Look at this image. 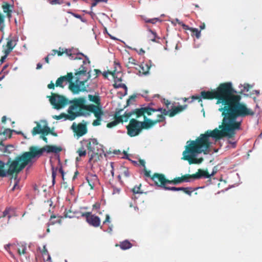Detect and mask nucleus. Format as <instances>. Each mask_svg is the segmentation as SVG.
Returning <instances> with one entry per match:
<instances>
[{
  "instance_id": "obj_1",
  "label": "nucleus",
  "mask_w": 262,
  "mask_h": 262,
  "mask_svg": "<svg viewBox=\"0 0 262 262\" xmlns=\"http://www.w3.org/2000/svg\"><path fill=\"white\" fill-rule=\"evenodd\" d=\"M231 82L221 84L216 90L212 92L202 91L201 98L217 99L219 111L223 117L222 124L219 128L207 130L194 141H188L183 152L182 159L187 160L189 164H200L203 158H193L199 154L209 152L210 145L223 137L233 138L238 130L242 129L243 118L248 116H254L255 112L247 105L241 102V97L235 95L236 90L232 88Z\"/></svg>"
},
{
  "instance_id": "obj_2",
  "label": "nucleus",
  "mask_w": 262,
  "mask_h": 262,
  "mask_svg": "<svg viewBox=\"0 0 262 262\" xmlns=\"http://www.w3.org/2000/svg\"><path fill=\"white\" fill-rule=\"evenodd\" d=\"M48 97L53 108L56 110L63 108L68 104H74L69 106L68 110L69 114H61L58 116H53V118L56 120L63 119V120H69L72 121L79 116L86 117L91 115V113L89 112H84L81 110L77 111L78 108H80V105L77 103L78 98L69 101L64 96L55 93H52V96Z\"/></svg>"
},
{
  "instance_id": "obj_3",
  "label": "nucleus",
  "mask_w": 262,
  "mask_h": 262,
  "mask_svg": "<svg viewBox=\"0 0 262 262\" xmlns=\"http://www.w3.org/2000/svg\"><path fill=\"white\" fill-rule=\"evenodd\" d=\"M86 69V67L81 66L76 71L74 76L72 73H69L66 76H61L57 79L55 86L63 88L66 85L69 84V89L74 94L86 91L89 84L86 82L91 77V75L88 74Z\"/></svg>"
},
{
  "instance_id": "obj_4",
  "label": "nucleus",
  "mask_w": 262,
  "mask_h": 262,
  "mask_svg": "<svg viewBox=\"0 0 262 262\" xmlns=\"http://www.w3.org/2000/svg\"><path fill=\"white\" fill-rule=\"evenodd\" d=\"M38 146H32L29 147V151L25 152L15 158L10 164V170L15 171L17 174L23 170L27 165H32L34 159L37 157L36 150Z\"/></svg>"
},
{
  "instance_id": "obj_5",
  "label": "nucleus",
  "mask_w": 262,
  "mask_h": 262,
  "mask_svg": "<svg viewBox=\"0 0 262 262\" xmlns=\"http://www.w3.org/2000/svg\"><path fill=\"white\" fill-rule=\"evenodd\" d=\"M77 103L80 105V108L91 112L94 114L97 119L93 121L92 123L93 126H98L101 124L100 122L102 120V115L103 113L99 107L94 104L86 105L87 100L84 97L79 98Z\"/></svg>"
},
{
  "instance_id": "obj_6",
  "label": "nucleus",
  "mask_w": 262,
  "mask_h": 262,
  "mask_svg": "<svg viewBox=\"0 0 262 262\" xmlns=\"http://www.w3.org/2000/svg\"><path fill=\"white\" fill-rule=\"evenodd\" d=\"M149 122L146 120L143 122L138 121L135 118H132L127 126V134L130 137H135L138 135L143 128L149 129L152 127Z\"/></svg>"
},
{
  "instance_id": "obj_7",
  "label": "nucleus",
  "mask_w": 262,
  "mask_h": 262,
  "mask_svg": "<svg viewBox=\"0 0 262 262\" xmlns=\"http://www.w3.org/2000/svg\"><path fill=\"white\" fill-rule=\"evenodd\" d=\"M122 111V109H120L117 111H116L115 114V117L116 120H114L107 124V127L109 128L113 127L116 126L120 122H127L128 119L132 117L133 116H135L136 117L135 113H132V111L129 112H125L123 115H121V113Z\"/></svg>"
},
{
  "instance_id": "obj_8",
  "label": "nucleus",
  "mask_w": 262,
  "mask_h": 262,
  "mask_svg": "<svg viewBox=\"0 0 262 262\" xmlns=\"http://www.w3.org/2000/svg\"><path fill=\"white\" fill-rule=\"evenodd\" d=\"M36 126L31 130V134L33 136L38 134L48 135L50 131V128L48 126L46 120H40L39 122H35Z\"/></svg>"
},
{
  "instance_id": "obj_9",
  "label": "nucleus",
  "mask_w": 262,
  "mask_h": 262,
  "mask_svg": "<svg viewBox=\"0 0 262 262\" xmlns=\"http://www.w3.org/2000/svg\"><path fill=\"white\" fill-rule=\"evenodd\" d=\"M163 108L159 107L157 109L151 108L149 106L142 107L140 109H134L132 110V113L136 114V118H139L142 116H145V114L150 115L151 114V112H160L162 113Z\"/></svg>"
},
{
  "instance_id": "obj_10",
  "label": "nucleus",
  "mask_w": 262,
  "mask_h": 262,
  "mask_svg": "<svg viewBox=\"0 0 262 262\" xmlns=\"http://www.w3.org/2000/svg\"><path fill=\"white\" fill-rule=\"evenodd\" d=\"M61 150L62 148L61 147H57L54 145H46L40 149H39L38 147V149L35 151L37 154V158H39L42 155L43 152H46L47 154L52 152L57 154Z\"/></svg>"
},
{
  "instance_id": "obj_11",
  "label": "nucleus",
  "mask_w": 262,
  "mask_h": 262,
  "mask_svg": "<svg viewBox=\"0 0 262 262\" xmlns=\"http://www.w3.org/2000/svg\"><path fill=\"white\" fill-rule=\"evenodd\" d=\"M11 163V159L10 158L8 161L5 163L0 160V177H5L7 174L12 175L15 171H11L10 170V164Z\"/></svg>"
},
{
  "instance_id": "obj_12",
  "label": "nucleus",
  "mask_w": 262,
  "mask_h": 262,
  "mask_svg": "<svg viewBox=\"0 0 262 262\" xmlns=\"http://www.w3.org/2000/svg\"><path fill=\"white\" fill-rule=\"evenodd\" d=\"M217 168L214 167L211 174H209L207 171H204L201 169H199L198 172L189 177L193 178V179H199L202 178H209L211 176H214L217 172Z\"/></svg>"
},
{
  "instance_id": "obj_13",
  "label": "nucleus",
  "mask_w": 262,
  "mask_h": 262,
  "mask_svg": "<svg viewBox=\"0 0 262 262\" xmlns=\"http://www.w3.org/2000/svg\"><path fill=\"white\" fill-rule=\"evenodd\" d=\"M69 56L70 57V59H82V57L83 56L85 58L86 60L83 61V64L81 65V66L79 67L80 68L81 66H83L84 67L86 68V72L88 73V74L90 75V71H88V68L89 67V64L90 63V61L88 58V57L84 55L83 53L78 52L76 54H68Z\"/></svg>"
},
{
  "instance_id": "obj_14",
  "label": "nucleus",
  "mask_w": 262,
  "mask_h": 262,
  "mask_svg": "<svg viewBox=\"0 0 262 262\" xmlns=\"http://www.w3.org/2000/svg\"><path fill=\"white\" fill-rule=\"evenodd\" d=\"M71 128L76 132L78 137H81L85 135L87 132L86 125L82 123H79L77 125L75 122H74L71 126Z\"/></svg>"
},
{
  "instance_id": "obj_15",
  "label": "nucleus",
  "mask_w": 262,
  "mask_h": 262,
  "mask_svg": "<svg viewBox=\"0 0 262 262\" xmlns=\"http://www.w3.org/2000/svg\"><path fill=\"white\" fill-rule=\"evenodd\" d=\"M204 188V186L199 187H196L195 188H192V187H165V190H171V191H183L186 194L190 196L191 195L192 192L193 191L197 190L199 188Z\"/></svg>"
},
{
  "instance_id": "obj_16",
  "label": "nucleus",
  "mask_w": 262,
  "mask_h": 262,
  "mask_svg": "<svg viewBox=\"0 0 262 262\" xmlns=\"http://www.w3.org/2000/svg\"><path fill=\"white\" fill-rule=\"evenodd\" d=\"M151 180L154 182L155 185L161 187L165 189V187L168 186H164L165 176L162 174L155 173L151 177Z\"/></svg>"
},
{
  "instance_id": "obj_17",
  "label": "nucleus",
  "mask_w": 262,
  "mask_h": 262,
  "mask_svg": "<svg viewBox=\"0 0 262 262\" xmlns=\"http://www.w3.org/2000/svg\"><path fill=\"white\" fill-rule=\"evenodd\" d=\"M82 216H85L86 221L91 225L98 227L100 223L99 217L95 216L93 214H82Z\"/></svg>"
},
{
  "instance_id": "obj_18",
  "label": "nucleus",
  "mask_w": 262,
  "mask_h": 262,
  "mask_svg": "<svg viewBox=\"0 0 262 262\" xmlns=\"http://www.w3.org/2000/svg\"><path fill=\"white\" fill-rule=\"evenodd\" d=\"M98 143L96 139H91L89 142L86 145V147L88 150V155L90 154H96V147H98Z\"/></svg>"
},
{
  "instance_id": "obj_19",
  "label": "nucleus",
  "mask_w": 262,
  "mask_h": 262,
  "mask_svg": "<svg viewBox=\"0 0 262 262\" xmlns=\"http://www.w3.org/2000/svg\"><path fill=\"white\" fill-rule=\"evenodd\" d=\"M86 180L92 189L94 187L95 184L99 181L97 176L95 174L92 173L88 174L86 177Z\"/></svg>"
},
{
  "instance_id": "obj_20",
  "label": "nucleus",
  "mask_w": 262,
  "mask_h": 262,
  "mask_svg": "<svg viewBox=\"0 0 262 262\" xmlns=\"http://www.w3.org/2000/svg\"><path fill=\"white\" fill-rule=\"evenodd\" d=\"M68 217V214H64V216H60L58 215H56L55 214H52V215L50 217V224L52 225H54L56 223L60 224L61 222V219L63 218H67ZM69 217H72V216H69Z\"/></svg>"
},
{
  "instance_id": "obj_21",
  "label": "nucleus",
  "mask_w": 262,
  "mask_h": 262,
  "mask_svg": "<svg viewBox=\"0 0 262 262\" xmlns=\"http://www.w3.org/2000/svg\"><path fill=\"white\" fill-rule=\"evenodd\" d=\"M158 119L155 120H151L149 119H147L145 116H144V120H146L147 122L150 123V125H152V127H153L154 125H155L157 123L159 122H162L165 120V117L163 116L162 115H158Z\"/></svg>"
},
{
  "instance_id": "obj_22",
  "label": "nucleus",
  "mask_w": 262,
  "mask_h": 262,
  "mask_svg": "<svg viewBox=\"0 0 262 262\" xmlns=\"http://www.w3.org/2000/svg\"><path fill=\"white\" fill-rule=\"evenodd\" d=\"M190 175H185L182 177L176 178L174 179V184H180L182 182H190L191 180L190 178H192L189 177Z\"/></svg>"
},
{
  "instance_id": "obj_23",
  "label": "nucleus",
  "mask_w": 262,
  "mask_h": 262,
  "mask_svg": "<svg viewBox=\"0 0 262 262\" xmlns=\"http://www.w3.org/2000/svg\"><path fill=\"white\" fill-rule=\"evenodd\" d=\"M116 246H119L121 249L125 250L130 248L132 247V244L128 241L125 240L120 242L119 245L116 244Z\"/></svg>"
},
{
  "instance_id": "obj_24",
  "label": "nucleus",
  "mask_w": 262,
  "mask_h": 262,
  "mask_svg": "<svg viewBox=\"0 0 262 262\" xmlns=\"http://www.w3.org/2000/svg\"><path fill=\"white\" fill-rule=\"evenodd\" d=\"M169 21L171 22V23L174 26H176L177 23H178L179 25L182 26L184 30H189L190 29V28L185 24H184L182 21H181L180 20H179L178 18H176L172 20H169Z\"/></svg>"
},
{
  "instance_id": "obj_25",
  "label": "nucleus",
  "mask_w": 262,
  "mask_h": 262,
  "mask_svg": "<svg viewBox=\"0 0 262 262\" xmlns=\"http://www.w3.org/2000/svg\"><path fill=\"white\" fill-rule=\"evenodd\" d=\"M187 107V105H181V106H179L176 108H175L174 109H173L172 111H171L170 113H169V117H173L174 116H175L177 114H178V113L183 111L184 110H185Z\"/></svg>"
},
{
  "instance_id": "obj_26",
  "label": "nucleus",
  "mask_w": 262,
  "mask_h": 262,
  "mask_svg": "<svg viewBox=\"0 0 262 262\" xmlns=\"http://www.w3.org/2000/svg\"><path fill=\"white\" fill-rule=\"evenodd\" d=\"M113 86L115 89H119V88H123L124 89L125 92L124 94L122 95L123 96H124L127 95V88L126 85L124 83H114L113 84Z\"/></svg>"
},
{
  "instance_id": "obj_27",
  "label": "nucleus",
  "mask_w": 262,
  "mask_h": 262,
  "mask_svg": "<svg viewBox=\"0 0 262 262\" xmlns=\"http://www.w3.org/2000/svg\"><path fill=\"white\" fill-rule=\"evenodd\" d=\"M148 32L151 33V35L148 36L149 39L152 42H157L156 39L160 38L158 37L156 32L150 29H148Z\"/></svg>"
},
{
  "instance_id": "obj_28",
  "label": "nucleus",
  "mask_w": 262,
  "mask_h": 262,
  "mask_svg": "<svg viewBox=\"0 0 262 262\" xmlns=\"http://www.w3.org/2000/svg\"><path fill=\"white\" fill-rule=\"evenodd\" d=\"M88 97L91 101L94 102L97 104H100V99L99 96L89 95Z\"/></svg>"
},
{
  "instance_id": "obj_29",
  "label": "nucleus",
  "mask_w": 262,
  "mask_h": 262,
  "mask_svg": "<svg viewBox=\"0 0 262 262\" xmlns=\"http://www.w3.org/2000/svg\"><path fill=\"white\" fill-rule=\"evenodd\" d=\"M103 146L98 143V147H96L97 148V150H96L95 155H97L100 157H102V155H105L104 151L102 149Z\"/></svg>"
},
{
  "instance_id": "obj_30",
  "label": "nucleus",
  "mask_w": 262,
  "mask_h": 262,
  "mask_svg": "<svg viewBox=\"0 0 262 262\" xmlns=\"http://www.w3.org/2000/svg\"><path fill=\"white\" fill-rule=\"evenodd\" d=\"M137 94H134L129 97V98L127 99L126 102V106H129L130 104H133L136 101V98L137 97Z\"/></svg>"
},
{
  "instance_id": "obj_31",
  "label": "nucleus",
  "mask_w": 262,
  "mask_h": 262,
  "mask_svg": "<svg viewBox=\"0 0 262 262\" xmlns=\"http://www.w3.org/2000/svg\"><path fill=\"white\" fill-rule=\"evenodd\" d=\"M67 13L69 14H71L75 17L79 19L83 23H86V21H87L85 19L82 18L80 15L73 13V12H71L70 10L67 11Z\"/></svg>"
},
{
  "instance_id": "obj_32",
  "label": "nucleus",
  "mask_w": 262,
  "mask_h": 262,
  "mask_svg": "<svg viewBox=\"0 0 262 262\" xmlns=\"http://www.w3.org/2000/svg\"><path fill=\"white\" fill-rule=\"evenodd\" d=\"M16 45V41L15 40H13L12 39L8 40L7 47V48H10V49H13Z\"/></svg>"
},
{
  "instance_id": "obj_33",
  "label": "nucleus",
  "mask_w": 262,
  "mask_h": 262,
  "mask_svg": "<svg viewBox=\"0 0 262 262\" xmlns=\"http://www.w3.org/2000/svg\"><path fill=\"white\" fill-rule=\"evenodd\" d=\"M27 248L25 245H21L17 249V252L19 255L25 254L26 253Z\"/></svg>"
},
{
  "instance_id": "obj_34",
  "label": "nucleus",
  "mask_w": 262,
  "mask_h": 262,
  "mask_svg": "<svg viewBox=\"0 0 262 262\" xmlns=\"http://www.w3.org/2000/svg\"><path fill=\"white\" fill-rule=\"evenodd\" d=\"M141 68L143 71V74L145 75H147L149 73V70L150 69V67L148 66L147 64H142L140 66Z\"/></svg>"
},
{
  "instance_id": "obj_35",
  "label": "nucleus",
  "mask_w": 262,
  "mask_h": 262,
  "mask_svg": "<svg viewBox=\"0 0 262 262\" xmlns=\"http://www.w3.org/2000/svg\"><path fill=\"white\" fill-rule=\"evenodd\" d=\"M188 30H191L195 35L196 38L199 39L201 36V31L197 28H190Z\"/></svg>"
},
{
  "instance_id": "obj_36",
  "label": "nucleus",
  "mask_w": 262,
  "mask_h": 262,
  "mask_svg": "<svg viewBox=\"0 0 262 262\" xmlns=\"http://www.w3.org/2000/svg\"><path fill=\"white\" fill-rule=\"evenodd\" d=\"M144 21L147 23H151L152 24H156L158 21H159L160 19L158 18H154L151 19H149L147 18H144Z\"/></svg>"
},
{
  "instance_id": "obj_37",
  "label": "nucleus",
  "mask_w": 262,
  "mask_h": 262,
  "mask_svg": "<svg viewBox=\"0 0 262 262\" xmlns=\"http://www.w3.org/2000/svg\"><path fill=\"white\" fill-rule=\"evenodd\" d=\"M3 7L4 11L5 12H6V11H8V12H12V9L13 8V6L7 4L6 5H4L3 6Z\"/></svg>"
},
{
  "instance_id": "obj_38",
  "label": "nucleus",
  "mask_w": 262,
  "mask_h": 262,
  "mask_svg": "<svg viewBox=\"0 0 262 262\" xmlns=\"http://www.w3.org/2000/svg\"><path fill=\"white\" fill-rule=\"evenodd\" d=\"M239 87L243 88L241 90L240 93H243L244 92H248L249 89V85L248 84H245L244 85L241 84Z\"/></svg>"
},
{
  "instance_id": "obj_39",
  "label": "nucleus",
  "mask_w": 262,
  "mask_h": 262,
  "mask_svg": "<svg viewBox=\"0 0 262 262\" xmlns=\"http://www.w3.org/2000/svg\"><path fill=\"white\" fill-rule=\"evenodd\" d=\"M56 176V171L54 170V167H52V184L54 185L55 183V178Z\"/></svg>"
},
{
  "instance_id": "obj_40",
  "label": "nucleus",
  "mask_w": 262,
  "mask_h": 262,
  "mask_svg": "<svg viewBox=\"0 0 262 262\" xmlns=\"http://www.w3.org/2000/svg\"><path fill=\"white\" fill-rule=\"evenodd\" d=\"M64 1L63 0H51L50 1V4L54 5H60L63 3H64Z\"/></svg>"
},
{
  "instance_id": "obj_41",
  "label": "nucleus",
  "mask_w": 262,
  "mask_h": 262,
  "mask_svg": "<svg viewBox=\"0 0 262 262\" xmlns=\"http://www.w3.org/2000/svg\"><path fill=\"white\" fill-rule=\"evenodd\" d=\"M77 152L80 157L85 156L86 154V150L84 149L83 147L78 149Z\"/></svg>"
},
{
  "instance_id": "obj_42",
  "label": "nucleus",
  "mask_w": 262,
  "mask_h": 262,
  "mask_svg": "<svg viewBox=\"0 0 262 262\" xmlns=\"http://www.w3.org/2000/svg\"><path fill=\"white\" fill-rule=\"evenodd\" d=\"M41 253L43 255H48V257L47 258V260H50L51 259V257L45 246H43V250H42Z\"/></svg>"
},
{
  "instance_id": "obj_43",
  "label": "nucleus",
  "mask_w": 262,
  "mask_h": 262,
  "mask_svg": "<svg viewBox=\"0 0 262 262\" xmlns=\"http://www.w3.org/2000/svg\"><path fill=\"white\" fill-rule=\"evenodd\" d=\"M15 208L11 207H7L5 209V210L3 212V213H15Z\"/></svg>"
},
{
  "instance_id": "obj_44",
  "label": "nucleus",
  "mask_w": 262,
  "mask_h": 262,
  "mask_svg": "<svg viewBox=\"0 0 262 262\" xmlns=\"http://www.w3.org/2000/svg\"><path fill=\"white\" fill-rule=\"evenodd\" d=\"M140 189V186H136L134 187V188L133 189V192L134 193L137 194V193H142V192H140L139 190Z\"/></svg>"
},
{
  "instance_id": "obj_45",
  "label": "nucleus",
  "mask_w": 262,
  "mask_h": 262,
  "mask_svg": "<svg viewBox=\"0 0 262 262\" xmlns=\"http://www.w3.org/2000/svg\"><path fill=\"white\" fill-rule=\"evenodd\" d=\"M195 100H199V101H202L201 96H199V95L193 96L192 97V100L190 101L189 102L191 103Z\"/></svg>"
},
{
  "instance_id": "obj_46",
  "label": "nucleus",
  "mask_w": 262,
  "mask_h": 262,
  "mask_svg": "<svg viewBox=\"0 0 262 262\" xmlns=\"http://www.w3.org/2000/svg\"><path fill=\"white\" fill-rule=\"evenodd\" d=\"M14 181H15V184H14L13 188H12V190H14L17 186L18 183L19 182V179H17V177H15L14 178Z\"/></svg>"
},
{
  "instance_id": "obj_47",
  "label": "nucleus",
  "mask_w": 262,
  "mask_h": 262,
  "mask_svg": "<svg viewBox=\"0 0 262 262\" xmlns=\"http://www.w3.org/2000/svg\"><path fill=\"white\" fill-rule=\"evenodd\" d=\"M14 181H15V184H14L13 188H12V190H14L17 186L18 183L19 182V179H17V177H15L14 178Z\"/></svg>"
},
{
  "instance_id": "obj_48",
  "label": "nucleus",
  "mask_w": 262,
  "mask_h": 262,
  "mask_svg": "<svg viewBox=\"0 0 262 262\" xmlns=\"http://www.w3.org/2000/svg\"><path fill=\"white\" fill-rule=\"evenodd\" d=\"M14 181H15V184H14L13 188H12V190H14L17 186L18 183L19 182V179H17V177H15L14 178Z\"/></svg>"
},
{
  "instance_id": "obj_49",
  "label": "nucleus",
  "mask_w": 262,
  "mask_h": 262,
  "mask_svg": "<svg viewBox=\"0 0 262 262\" xmlns=\"http://www.w3.org/2000/svg\"><path fill=\"white\" fill-rule=\"evenodd\" d=\"M14 132V130H11V129H9V128H7V129H5L4 130V132L3 133V134L4 135H7L8 134H10V133H11V132Z\"/></svg>"
},
{
  "instance_id": "obj_50",
  "label": "nucleus",
  "mask_w": 262,
  "mask_h": 262,
  "mask_svg": "<svg viewBox=\"0 0 262 262\" xmlns=\"http://www.w3.org/2000/svg\"><path fill=\"white\" fill-rule=\"evenodd\" d=\"M113 194H116V193H119L120 192V188H117L115 186H113Z\"/></svg>"
},
{
  "instance_id": "obj_51",
  "label": "nucleus",
  "mask_w": 262,
  "mask_h": 262,
  "mask_svg": "<svg viewBox=\"0 0 262 262\" xmlns=\"http://www.w3.org/2000/svg\"><path fill=\"white\" fill-rule=\"evenodd\" d=\"M47 135H48L41 134V135L40 136V138L42 139L46 143H48V139L46 137V136Z\"/></svg>"
},
{
  "instance_id": "obj_52",
  "label": "nucleus",
  "mask_w": 262,
  "mask_h": 262,
  "mask_svg": "<svg viewBox=\"0 0 262 262\" xmlns=\"http://www.w3.org/2000/svg\"><path fill=\"white\" fill-rule=\"evenodd\" d=\"M12 50L13 49H10V48H7L5 50V55H6V56H8V55L10 54V53L12 51Z\"/></svg>"
},
{
  "instance_id": "obj_53",
  "label": "nucleus",
  "mask_w": 262,
  "mask_h": 262,
  "mask_svg": "<svg viewBox=\"0 0 262 262\" xmlns=\"http://www.w3.org/2000/svg\"><path fill=\"white\" fill-rule=\"evenodd\" d=\"M170 112L171 111L167 110L166 109H163L162 112L161 113L163 115H168L169 116V113H170Z\"/></svg>"
},
{
  "instance_id": "obj_54",
  "label": "nucleus",
  "mask_w": 262,
  "mask_h": 262,
  "mask_svg": "<svg viewBox=\"0 0 262 262\" xmlns=\"http://www.w3.org/2000/svg\"><path fill=\"white\" fill-rule=\"evenodd\" d=\"M56 53H58L59 55H61V53L60 52H58V51L55 50H53L51 54H50L49 55H52V56H54L56 55Z\"/></svg>"
},
{
  "instance_id": "obj_55",
  "label": "nucleus",
  "mask_w": 262,
  "mask_h": 262,
  "mask_svg": "<svg viewBox=\"0 0 262 262\" xmlns=\"http://www.w3.org/2000/svg\"><path fill=\"white\" fill-rule=\"evenodd\" d=\"M13 146L11 145H8L6 147L4 146V150L5 152H9L10 151H9V148H13Z\"/></svg>"
},
{
  "instance_id": "obj_56",
  "label": "nucleus",
  "mask_w": 262,
  "mask_h": 262,
  "mask_svg": "<svg viewBox=\"0 0 262 262\" xmlns=\"http://www.w3.org/2000/svg\"><path fill=\"white\" fill-rule=\"evenodd\" d=\"M122 158L127 159L128 160H130V159L128 158V155L127 153L125 151H123V156Z\"/></svg>"
},
{
  "instance_id": "obj_57",
  "label": "nucleus",
  "mask_w": 262,
  "mask_h": 262,
  "mask_svg": "<svg viewBox=\"0 0 262 262\" xmlns=\"http://www.w3.org/2000/svg\"><path fill=\"white\" fill-rule=\"evenodd\" d=\"M55 84H54L53 82H51L50 84L48 85V88L50 89H54Z\"/></svg>"
},
{
  "instance_id": "obj_58",
  "label": "nucleus",
  "mask_w": 262,
  "mask_h": 262,
  "mask_svg": "<svg viewBox=\"0 0 262 262\" xmlns=\"http://www.w3.org/2000/svg\"><path fill=\"white\" fill-rule=\"evenodd\" d=\"M167 183V184H174V180H172V181H170V180H166V179L165 178V180H164V186H165V184Z\"/></svg>"
},
{
  "instance_id": "obj_59",
  "label": "nucleus",
  "mask_w": 262,
  "mask_h": 262,
  "mask_svg": "<svg viewBox=\"0 0 262 262\" xmlns=\"http://www.w3.org/2000/svg\"><path fill=\"white\" fill-rule=\"evenodd\" d=\"M150 171H148L145 169V168L144 169V174L145 176L150 177Z\"/></svg>"
},
{
  "instance_id": "obj_60",
  "label": "nucleus",
  "mask_w": 262,
  "mask_h": 262,
  "mask_svg": "<svg viewBox=\"0 0 262 262\" xmlns=\"http://www.w3.org/2000/svg\"><path fill=\"white\" fill-rule=\"evenodd\" d=\"M122 79L121 78L115 77L114 78V82L117 83V82L122 81Z\"/></svg>"
},
{
  "instance_id": "obj_61",
  "label": "nucleus",
  "mask_w": 262,
  "mask_h": 262,
  "mask_svg": "<svg viewBox=\"0 0 262 262\" xmlns=\"http://www.w3.org/2000/svg\"><path fill=\"white\" fill-rule=\"evenodd\" d=\"M93 209L96 208V209H99L100 208V204L99 203H95L93 206Z\"/></svg>"
},
{
  "instance_id": "obj_62",
  "label": "nucleus",
  "mask_w": 262,
  "mask_h": 262,
  "mask_svg": "<svg viewBox=\"0 0 262 262\" xmlns=\"http://www.w3.org/2000/svg\"><path fill=\"white\" fill-rule=\"evenodd\" d=\"M229 143H230V144H231L232 145V147L233 148H235L236 147V142L234 141V142H232L231 141H228Z\"/></svg>"
},
{
  "instance_id": "obj_63",
  "label": "nucleus",
  "mask_w": 262,
  "mask_h": 262,
  "mask_svg": "<svg viewBox=\"0 0 262 262\" xmlns=\"http://www.w3.org/2000/svg\"><path fill=\"white\" fill-rule=\"evenodd\" d=\"M4 17L0 14V26L2 24H4Z\"/></svg>"
},
{
  "instance_id": "obj_64",
  "label": "nucleus",
  "mask_w": 262,
  "mask_h": 262,
  "mask_svg": "<svg viewBox=\"0 0 262 262\" xmlns=\"http://www.w3.org/2000/svg\"><path fill=\"white\" fill-rule=\"evenodd\" d=\"M59 172L61 174L62 177H63L64 176V171L62 169V167L61 166L60 168L59 169Z\"/></svg>"
}]
</instances>
